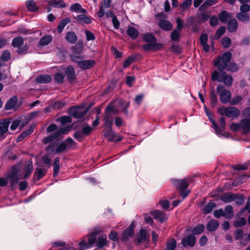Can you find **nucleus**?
I'll return each mask as SVG.
<instances>
[{
  "label": "nucleus",
  "mask_w": 250,
  "mask_h": 250,
  "mask_svg": "<svg viewBox=\"0 0 250 250\" xmlns=\"http://www.w3.org/2000/svg\"><path fill=\"white\" fill-rule=\"evenodd\" d=\"M142 39L144 42L147 43L142 45L143 49L146 51L157 50L163 46L162 43L157 42L156 38L152 34L146 33L143 35Z\"/></svg>",
  "instance_id": "1"
},
{
  "label": "nucleus",
  "mask_w": 250,
  "mask_h": 250,
  "mask_svg": "<svg viewBox=\"0 0 250 250\" xmlns=\"http://www.w3.org/2000/svg\"><path fill=\"white\" fill-rule=\"evenodd\" d=\"M21 179V174L17 167H13L11 172L6 177L12 190L15 189L17 187L19 181Z\"/></svg>",
  "instance_id": "2"
},
{
  "label": "nucleus",
  "mask_w": 250,
  "mask_h": 250,
  "mask_svg": "<svg viewBox=\"0 0 250 250\" xmlns=\"http://www.w3.org/2000/svg\"><path fill=\"white\" fill-rule=\"evenodd\" d=\"M211 79L213 81L223 82L227 86H231L233 82V78L231 76L226 74L225 72L219 73L217 71L213 72Z\"/></svg>",
  "instance_id": "3"
},
{
  "label": "nucleus",
  "mask_w": 250,
  "mask_h": 250,
  "mask_svg": "<svg viewBox=\"0 0 250 250\" xmlns=\"http://www.w3.org/2000/svg\"><path fill=\"white\" fill-rule=\"evenodd\" d=\"M231 53L228 51L224 53L222 56L214 61V65L217 67L220 71H222L227 68L228 62L231 60Z\"/></svg>",
  "instance_id": "4"
},
{
  "label": "nucleus",
  "mask_w": 250,
  "mask_h": 250,
  "mask_svg": "<svg viewBox=\"0 0 250 250\" xmlns=\"http://www.w3.org/2000/svg\"><path fill=\"white\" fill-rule=\"evenodd\" d=\"M173 183L176 186L177 188L179 190L181 195L183 198H186L188 194V191H185L189 186V183L186 179L183 180H172Z\"/></svg>",
  "instance_id": "5"
},
{
  "label": "nucleus",
  "mask_w": 250,
  "mask_h": 250,
  "mask_svg": "<svg viewBox=\"0 0 250 250\" xmlns=\"http://www.w3.org/2000/svg\"><path fill=\"white\" fill-rule=\"evenodd\" d=\"M218 113L221 115H226L229 118H236L240 115L239 110L234 106L221 108L218 109Z\"/></svg>",
  "instance_id": "6"
},
{
  "label": "nucleus",
  "mask_w": 250,
  "mask_h": 250,
  "mask_svg": "<svg viewBox=\"0 0 250 250\" xmlns=\"http://www.w3.org/2000/svg\"><path fill=\"white\" fill-rule=\"evenodd\" d=\"M217 92L219 94L220 100L222 103L226 104L230 101L231 94L229 90L225 89L222 85H217Z\"/></svg>",
  "instance_id": "7"
},
{
  "label": "nucleus",
  "mask_w": 250,
  "mask_h": 250,
  "mask_svg": "<svg viewBox=\"0 0 250 250\" xmlns=\"http://www.w3.org/2000/svg\"><path fill=\"white\" fill-rule=\"evenodd\" d=\"M69 131V130L67 128H61L54 133L51 134L48 137L44 138L43 139V142L45 144L52 142L60 135L62 134H67Z\"/></svg>",
  "instance_id": "8"
},
{
  "label": "nucleus",
  "mask_w": 250,
  "mask_h": 250,
  "mask_svg": "<svg viewBox=\"0 0 250 250\" xmlns=\"http://www.w3.org/2000/svg\"><path fill=\"white\" fill-rule=\"evenodd\" d=\"M23 39L22 38L18 37L13 39L12 42V45L14 47H17L18 52L22 53L26 51L28 47L27 45L23 44Z\"/></svg>",
  "instance_id": "9"
},
{
  "label": "nucleus",
  "mask_w": 250,
  "mask_h": 250,
  "mask_svg": "<svg viewBox=\"0 0 250 250\" xmlns=\"http://www.w3.org/2000/svg\"><path fill=\"white\" fill-rule=\"evenodd\" d=\"M86 112V111L82 107L72 106L69 109L70 115L76 118H82Z\"/></svg>",
  "instance_id": "10"
},
{
  "label": "nucleus",
  "mask_w": 250,
  "mask_h": 250,
  "mask_svg": "<svg viewBox=\"0 0 250 250\" xmlns=\"http://www.w3.org/2000/svg\"><path fill=\"white\" fill-rule=\"evenodd\" d=\"M104 135L110 142H119L122 140V137L116 134L112 130V127L105 130Z\"/></svg>",
  "instance_id": "11"
},
{
  "label": "nucleus",
  "mask_w": 250,
  "mask_h": 250,
  "mask_svg": "<svg viewBox=\"0 0 250 250\" xmlns=\"http://www.w3.org/2000/svg\"><path fill=\"white\" fill-rule=\"evenodd\" d=\"M196 238L193 234H190L184 237L181 241L182 245L185 247H193L195 245Z\"/></svg>",
  "instance_id": "12"
},
{
  "label": "nucleus",
  "mask_w": 250,
  "mask_h": 250,
  "mask_svg": "<svg viewBox=\"0 0 250 250\" xmlns=\"http://www.w3.org/2000/svg\"><path fill=\"white\" fill-rule=\"evenodd\" d=\"M208 119L212 123L213 125V127L214 130H215L216 133L218 135H222L223 136L226 137H229V134L228 132H226L224 133H222V129L219 127L218 125L216 124L213 117L210 115L208 116Z\"/></svg>",
  "instance_id": "13"
},
{
  "label": "nucleus",
  "mask_w": 250,
  "mask_h": 250,
  "mask_svg": "<svg viewBox=\"0 0 250 250\" xmlns=\"http://www.w3.org/2000/svg\"><path fill=\"white\" fill-rule=\"evenodd\" d=\"M242 133L246 134L250 132V119H242L240 122Z\"/></svg>",
  "instance_id": "14"
},
{
  "label": "nucleus",
  "mask_w": 250,
  "mask_h": 250,
  "mask_svg": "<svg viewBox=\"0 0 250 250\" xmlns=\"http://www.w3.org/2000/svg\"><path fill=\"white\" fill-rule=\"evenodd\" d=\"M10 122L7 120H0V138L7 131Z\"/></svg>",
  "instance_id": "15"
},
{
  "label": "nucleus",
  "mask_w": 250,
  "mask_h": 250,
  "mask_svg": "<svg viewBox=\"0 0 250 250\" xmlns=\"http://www.w3.org/2000/svg\"><path fill=\"white\" fill-rule=\"evenodd\" d=\"M95 64L94 60H88L82 61L79 62L78 66L83 69H87L93 67Z\"/></svg>",
  "instance_id": "16"
},
{
  "label": "nucleus",
  "mask_w": 250,
  "mask_h": 250,
  "mask_svg": "<svg viewBox=\"0 0 250 250\" xmlns=\"http://www.w3.org/2000/svg\"><path fill=\"white\" fill-rule=\"evenodd\" d=\"M70 10L71 12L82 14H87V11L83 8L79 3H75L71 4L70 7Z\"/></svg>",
  "instance_id": "17"
},
{
  "label": "nucleus",
  "mask_w": 250,
  "mask_h": 250,
  "mask_svg": "<svg viewBox=\"0 0 250 250\" xmlns=\"http://www.w3.org/2000/svg\"><path fill=\"white\" fill-rule=\"evenodd\" d=\"M46 1L53 7L62 8L66 6L65 3L63 0H46Z\"/></svg>",
  "instance_id": "18"
},
{
  "label": "nucleus",
  "mask_w": 250,
  "mask_h": 250,
  "mask_svg": "<svg viewBox=\"0 0 250 250\" xmlns=\"http://www.w3.org/2000/svg\"><path fill=\"white\" fill-rule=\"evenodd\" d=\"M86 14H80L75 17L77 21L80 23L89 24L92 22L90 17L85 15Z\"/></svg>",
  "instance_id": "19"
},
{
  "label": "nucleus",
  "mask_w": 250,
  "mask_h": 250,
  "mask_svg": "<svg viewBox=\"0 0 250 250\" xmlns=\"http://www.w3.org/2000/svg\"><path fill=\"white\" fill-rule=\"evenodd\" d=\"M52 80V77L48 74H42L36 77V81L40 83H49Z\"/></svg>",
  "instance_id": "20"
},
{
  "label": "nucleus",
  "mask_w": 250,
  "mask_h": 250,
  "mask_svg": "<svg viewBox=\"0 0 250 250\" xmlns=\"http://www.w3.org/2000/svg\"><path fill=\"white\" fill-rule=\"evenodd\" d=\"M154 218L162 223L166 219V214L158 210H155L151 212Z\"/></svg>",
  "instance_id": "21"
},
{
  "label": "nucleus",
  "mask_w": 250,
  "mask_h": 250,
  "mask_svg": "<svg viewBox=\"0 0 250 250\" xmlns=\"http://www.w3.org/2000/svg\"><path fill=\"white\" fill-rule=\"evenodd\" d=\"M66 76L70 83H72L76 79L75 70L72 66L69 65L66 71Z\"/></svg>",
  "instance_id": "22"
},
{
  "label": "nucleus",
  "mask_w": 250,
  "mask_h": 250,
  "mask_svg": "<svg viewBox=\"0 0 250 250\" xmlns=\"http://www.w3.org/2000/svg\"><path fill=\"white\" fill-rule=\"evenodd\" d=\"M159 25L162 29L165 31H169L172 28V25L170 22L166 20H160Z\"/></svg>",
  "instance_id": "23"
},
{
  "label": "nucleus",
  "mask_w": 250,
  "mask_h": 250,
  "mask_svg": "<svg viewBox=\"0 0 250 250\" xmlns=\"http://www.w3.org/2000/svg\"><path fill=\"white\" fill-rule=\"evenodd\" d=\"M18 102V98L16 96L11 98L5 105L6 110H10L16 107Z\"/></svg>",
  "instance_id": "24"
},
{
  "label": "nucleus",
  "mask_w": 250,
  "mask_h": 250,
  "mask_svg": "<svg viewBox=\"0 0 250 250\" xmlns=\"http://www.w3.org/2000/svg\"><path fill=\"white\" fill-rule=\"evenodd\" d=\"M208 42V35L207 34H203L200 37V42L203 46L204 51L206 52H208L209 50V46L207 43Z\"/></svg>",
  "instance_id": "25"
},
{
  "label": "nucleus",
  "mask_w": 250,
  "mask_h": 250,
  "mask_svg": "<svg viewBox=\"0 0 250 250\" xmlns=\"http://www.w3.org/2000/svg\"><path fill=\"white\" fill-rule=\"evenodd\" d=\"M77 39L76 34L73 31L68 32L65 36L66 40L71 44L75 43L77 42Z\"/></svg>",
  "instance_id": "26"
},
{
  "label": "nucleus",
  "mask_w": 250,
  "mask_h": 250,
  "mask_svg": "<svg viewBox=\"0 0 250 250\" xmlns=\"http://www.w3.org/2000/svg\"><path fill=\"white\" fill-rule=\"evenodd\" d=\"M107 244V236L106 235L100 236L97 241L96 247L98 249H101Z\"/></svg>",
  "instance_id": "27"
},
{
  "label": "nucleus",
  "mask_w": 250,
  "mask_h": 250,
  "mask_svg": "<svg viewBox=\"0 0 250 250\" xmlns=\"http://www.w3.org/2000/svg\"><path fill=\"white\" fill-rule=\"evenodd\" d=\"M224 217L228 220L232 218L234 215L233 208L231 206L228 205L225 208L224 210Z\"/></svg>",
  "instance_id": "28"
},
{
  "label": "nucleus",
  "mask_w": 250,
  "mask_h": 250,
  "mask_svg": "<svg viewBox=\"0 0 250 250\" xmlns=\"http://www.w3.org/2000/svg\"><path fill=\"white\" fill-rule=\"evenodd\" d=\"M52 41V37L50 35H45L42 37L39 42L40 46L47 45Z\"/></svg>",
  "instance_id": "29"
},
{
  "label": "nucleus",
  "mask_w": 250,
  "mask_h": 250,
  "mask_svg": "<svg viewBox=\"0 0 250 250\" xmlns=\"http://www.w3.org/2000/svg\"><path fill=\"white\" fill-rule=\"evenodd\" d=\"M234 193H225L220 197V200L225 203H229L234 201Z\"/></svg>",
  "instance_id": "30"
},
{
  "label": "nucleus",
  "mask_w": 250,
  "mask_h": 250,
  "mask_svg": "<svg viewBox=\"0 0 250 250\" xmlns=\"http://www.w3.org/2000/svg\"><path fill=\"white\" fill-rule=\"evenodd\" d=\"M238 27V23L235 19H230L228 24V29L230 32H234L236 31Z\"/></svg>",
  "instance_id": "31"
},
{
  "label": "nucleus",
  "mask_w": 250,
  "mask_h": 250,
  "mask_svg": "<svg viewBox=\"0 0 250 250\" xmlns=\"http://www.w3.org/2000/svg\"><path fill=\"white\" fill-rule=\"evenodd\" d=\"M219 225L217 220H211L208 223L207 229L209 231H214L218 228Z\"/></svg>",
  "instance_id": "32"
},
{
  "label": "nucleus",
  "mask_w": 250,
  "mask_h": 250,
  "mask_svg": "<svg viewBox=\"0 0 250 250\" xmlns=\"http://www.w3.org/2000/svg\"><path fill=\"white\" fill-rule=\"evenodd\" d=\"M126 33L133 40L137 39L139 36V32L133 27L129 26L127 29Z\"/></svg>",
  "instance_id": "33"
},
{
  "label": "nucleus",
  "mask_w": 250,
  "mask_h": 250,
  "mask_svg": "<svg viewBox=\"0 0 250 250\" xmlns=\"http://www.w3.org/2000/svg\"><path fill=\"white\" fill-rule=\"evenodd\" d=\"M71 20L69 18H66L62 19L59 22L57 27V31L59 33H61L64 27L67 24L70 22Z\"/></svg>",
  "instance_id": "34"
},
{
  "label": "nucleus",
  "mask_w": 250,
  "mask_h": 250,
  "mask_svg": "<svg viewBox=\"0 0 250 250\" xmlns=\"http://www.w3.org/2000/svg\"><path fill=\"white\" fill-rule=\"evenodd\" d=\"M60 158L57 157L55 158L53 164V176L56 177L58 175L60 171Z\"/></svg>",
  "instance_id": "35"
},
{
  "label": "nucleus",
  "mask_w": 250,
  "mask_h": 250,
  "mask_svg": "<svg viewBox=\"0 0 250 250\" xmlns=\"http://www.w3.org/2000/svg\"><path fill=\"white\" fill-rule=\"evenodd\" d=\"M46 170L41 168H37L34 172V176L36 180H39L43 178L45 174Z\"/></svg>",
  "instance_id": "36"
},
{
  "label": "nucleus",
  "mask_w": 250,
  "mask_h": 250,
  "mask_svg": "<svg viewBox=\"0 0 250 250\" xmlns=\"http://www.w3.org/2000/svg\"><path fill=\"white\" fill-rule=\"evenodd\" d=\"M104 125L107 128H111L113 125V117L112 114L105 113L104 116Z\"/></svg>",
  "instance_id": "37"
},
{
  "label": "nucleus",
  "mask_w": 250,
  "mask_h": 250,
  "mask_svg": "<svg viewBox=\"0 0 250 250\" xmlns=\"http://www.w3.org/2000/svg\"><path fill=\"white\" fill-rule=\"evenodd\" d=\"M231 17L232 14L226 11L222 12L219 15V20L223 23H226Z\"/></svg>",
  "instance_id": "38"
},
{
  "label": "nucleus",
  "mask_w": 250,
  "mask_h": 250,
  "mask_svg": "<svg viewBox=\"0 0 250 250\" xmlns=\"http://www.w3.org/2000/svg\"><path fill=\"white\" fill-rule=\"evenodd\" d=\"M236 17L240 21L246 22L249 21L250 17L248 14L240 12L236 14Z\"/></svg>",
  "instance_id": "39"
},
{
  "label": "nucleus",
  "mask_w": 250,
  "mask_h": 250,
  "mask_svg": "<svg viewBox=\"0 0 250 250\" xmlns=\"http://www.w3.org/2000/svg\"><path fill=\"white\" fill-rule=\"evenodd\" d=\"M26 7L31 12L36 11L39 9L38 7L36 5L35 1L34 0H29L27 1Z\"/></svg>",
  "instance_id": "40"
},
{
  "label": "nucleus",
  "mask_w": 250,
  "mask_h": 250,
  "mask_svg": "<svg viewBox=\"0 0 250 250\" xmlns=\"http://www.w3.org/2000/svg\"><path fill=\"white\" fill-rule=\"evenodd\" d=\"M246 177V175H245L239 176L231 182L229 185H231L232 187H236L244 182Z\"/></svg>",
  "instance_id": "41"
},
{
  "label": "nucleus",
  "mask_w": 250,
  "mask_h": 250,
  "mask_svg": "<svg viewBox=\"0 0 250 250\" xmlns=\"http://www.w3.org/2000/svg\"><path fill=\"white\" fill-rule=\"evenodd\" d=\"M216 207V204L214 202H211L205 205L203 208V213L208 214L211 212L213 208Z\"/></svg>",
  "instance_id": "42"
},
{
  "label": "nucleus",
  "mask_w": 250,
  "mask_h": 250,
  "mask_svg": "<svg viewBox=\"0 0 250 250\" xmlns=\"http://www.w3.org/2000/svg\"><path fill=\"white\" fill-rule=\"evenodd\" d=\"M147 238L146 231L145 229H141L138 236V242L141 243L145 241Z\"/></svg>",
  "instance_id": "43"
},
{
  "label": "nucleus",
  "mask_w": 250,
  "mask_h": 250,
  "mask_svg": "<svg viewBox=\"0 0 250 250\" xmlns=\"http://www.w3.org/2000/svg\"><path fill=\"white\" fill-rule=\"evenodd\" d=\"M33 171V166L32 163L29 162L27 165L25 169V174L24 175L23 178L24 179L27 178L29 175L31 174Z\"/></svg>",
  "instance_id": "44"
},
{
  "label": "nucleus",
  "mask_w": 250,
  "mask_h": 250,
  "mask_svg": "<svg viewBox=\"0 0 250 250\" xmlns=\"http://www.w3.org/2000/svg\"><path fill=\"white\" fill-rule=\"evenodd\" d=\"M217 0H207L200 6L201 9H206L207 7L215 4L217 2Z\"/></svg>",
  "instance_id": "45"
},
{
  "label": "nucleus",
  "mask_w": 250,
  "mask_h": 250,
  "mask_svg": "<svg viewBox=\"0 0 250 250\" xmlns=\"http://www.w3.org/2000/svg\"><path fill=\"white\" fill-rule=\"evenodd\" d=\"M250 164V162H247L243 164L236 165L234 166H232V168L234 170H246L248 168Z\"/></svg>",
  "instance_id": "46"
},
{
  "label": "nucleus",
  "mask_w": 250,
  "mask_h": 250,
  "mask_svg": "<svg viewBox=\"0 0 250 250\" xmlns=\"http://www.w3.org/2000/svg\"><path fill=\"white\" fill-rule=\"evenodd\" d=\"M246 224V220L244 217L238 218L234 222V226L236 228L241 227Z\"/></svg>",
  "instance_id": "47"
},
{
  "label": "nucleus",
  "mask_w": 250,
  "mask_h": 250,
  "mask_svg": "<svg viewBox=\"0 0 250 250\" xmlns=\"http://www.w3.org/2000/svg\"><path fill=\"white\" fill-rule=\"evenodd\" d=\"M231 40L227 37H223L221 40V44L225 48H229L231 45Z\"/></svg>",
  "instance_id": "48"
},
{
  "label": "nucleus",
  "mask_w": 250,
  "mask_h": 250,
  "mask_svg": "<svg viewBox=\"0 0 250 250\" xmlns=\"http://www.w3.org/2000/svg\"><path fill=\"white\" fill-rule=\"evenodd\" d=\"M57 144L56 142L51 143L47 147L46 152L51 154L53 153L56 154V148H57Z\"/></svg>",
  "instance_id": "49"
},
{
  "label": "nucleus",
  "mask_w": 250,
  "mask_h": 250,
  "mask_svg": "<svg viewBox=\"0 0 250 250\" xmlns=\"http://www.w3.org/2000/svg\"><path fill=\"white\" fill-rule=\"evenodd\" d=\"M210 104L212 107H215L218 102V99L213 90L210 93Z\"/></svg>",
  "instance_id": "50"
},
{
  "label": "nucleus",
  "mask_w": 250,
  "mask_h": 250,
  "mask_svg": "<svg viewBox=\"0 0 250 250\" xmlns=\"http://www.w3.org/2000/svg\"><path fill=\"white\" fill-rule=\"evenodd\" d=\"M63 142L65 143L67 149H70L75 147L76 144L75 142L70 137L66 139Z\"/></svg>",
  "instance_id": "51"
},
{
  "label": "nucleus",
  "mask_w": 250,
  "mask_h": 250,
  "mask_svg": "<svg viewBox=\"0 0 250 250\" xmlns=\"http://www.w3.org/2000/svg\"><path fill=\"white\" fill-rule=\"evenodd\" d=\"M205 227L202 224H199L195 226L193 229V233L194 234L198 235L201 234L204 230Z\"/></svg>",
  "instance_id": "52"
},
{
  "label": "nucleus",
  "mask_w": 250,
  "mask_h": 250,
  "mask_svg": "<svg viewBox=\"0 0 250 250\" xmlns=\"http://www.w3.org/2000/svg\"><path fill=\"white\" fill-rule=\"evenodd\" d=\"M226 69H227L229 71L234 72L238 71V67L236 63L230 62L227 65V68H226Z\"/></svg>",
  "instance_id": "53"
},
{
  "label": "nucleus",
  "mask_w": 250,
  "mask_h": 250,
  "mask_svg": "<svg viewBox=\"0 0 250 250\" xmlns=\"http://www.w3.org/2000/svg\"><path fill=\"white\" fill-rule=\"evenodd\" d=\"M133 235V232H132L131 234H130L129 230L126 229L122 234L121 240L122 241H126L129 238L132 237Z\"/></svg>",
  "instance_id": "54"
},
{
  "label": "nucleus",
  "mask_w": 250,
  "mask_h": 250,
  "mask_svg": "<svg viewBox=\"0 0 250 250\" xmlns=\"http://www.w3.org/2000/svg\"><path fill=\"white\" fill-rule=\"evenodd\" d=\"M57 121L60 122L62 125H65L66 123H70L72 120L69 116H62L57 119Z\"/></svg>",
  "instance_id": "55"
},
{
  "label": "nucleus",
  "mask_w": 250,
  "mask_h": 250,
  "mask_svg": "<svg viewBox=\"0 0 250 250\" xmlns=\"http://www.w3.org/2000/svg\"><path fill=\"white\" fill-rule=\"evenodd\" d=\"M226 27L224 26H221L219 28L216 32L215 35V38L218 39H219L225 32Z\"/></svg>",
  "instance_id": "56"
},
{
  "label": "nucleus",
  "mask_w": 250,
  "mask_h": 250,
  "mask_svg": "<svg viewBox=\"0 0 250 250\" xmlns=\"http://www.w3.org/2000/svg\"><path fill=\"white\" fill-rule=\"evenodd\" d=\"M233 198L234 201H235L237 204L241 205L244 203L245 201L243 196L234 194V197Z\"/></svg>",
  "instance_id": "57"
},
{
  "label": "nucleus",
  "mask_w": 250,
  "mask_h": 250,
  "mask_svg": "<svg viewBox=\"0 0 250 250\" xmlns=\"http://www.w3.org/2000/svg\"><path fill=\"white\" fill-rule=\"evenodd\" d=\"M67 149L65 143L63 142L61 143L56 148V154L63 152Z\"/></svg>",
  "instance_id": "58"
},
{
  "label": "nucleus",
  "mask_w": 250,
  "mask_h": 250,
  "mask_svg": "<svg viewBox=\"0 0 250 250\" xmlns=\"http://www.w3.org/2000/svg\"><path fill=\"white\" fill-rule=\"evenodd\" d=\"M135 57L133 56H129L124 62L123 66L125 68L128 67L133 62Z\"/></svg>",
  "instance_id": "59"
},
{
  "label": "nucleus",
  "mask_w": 250,
  "mask_h": 250,
  "mask_svg": "<svg viewBox=\"0 0 250 250\" xmlns=\"http://www.w3.org/2000/svg\"><path fill=\"white\" fill-rule=\"evenodd\" d=\"M70 58L72 62H76L79 65V62H81L83 59V57L78 55H70Z\"/></svg>",
  "instance_id": "60"
},
{
  "label": "nucleus",
  "mask_w": 250,
  "mask_h": 250,
  "mask_svg": "<svg viewBox=\"0 0 250 250\" xmlns=\"http://www.w3.org/2000/svg\"><path fill=\"white\" fill-rule=\"evenodd\" d=\"M180 39V33L178 30H174L171 34V39L172 41H177Z\"/></svg>",
  "instance_id": "61"
},
{
  "label": "nucleus",
  "mask_w": 250,
  "mask_h": 250,
  "mask_svg": "<svg viewBox=\"0 0 250 250\" xmlns=\"http://www.w3.org/2000/svg\"><path fill=\"white\" fill-rule=\"evenodd\" d=\"M167 248L166 249L175 250V248L176 246V242L174 239H171L167 243Z\"/></svg>",
  "instance_id": "62"
},
{
  "label": "nucleus",
  "mask_w": 250,
  "mask_h": 250,
  "mask_svg": "<svg viewBox=\"0 0 250 250\" xmlns=\"http://www.w3.org/2000/svg\"><path fill=\"white\" fill-rule=\"evenodd\" d=\"M84 33L87 41H94L95 39V36L92 32L88 30H85Z\"/></svg>",
  "instance_id": "63"
},
{
  "label": "nucleus",
  "mask_w": 250,
  "mask_h": 250,
  "mask_svg": "<svg viewBox=\"0 0 250 250\" xmlns=\"http://www.w3.org/2000/svg\"><path fill=\"white\" fill-rule=\"evenodd\" d=\"M92 128L86 125L83 126L82 128V132L84 134V135H89L92 131Z\"/></svg>",
  "instance_id": "64"
}]
</instances>
